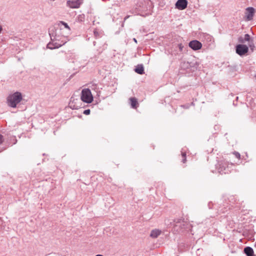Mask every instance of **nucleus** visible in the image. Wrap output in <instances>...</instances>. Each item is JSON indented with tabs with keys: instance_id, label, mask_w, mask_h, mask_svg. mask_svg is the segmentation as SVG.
Here are the masks:
<instances>
[{
	"instance_id": "obj_27",
	"label": "nucleus",
	"mask_w": 256,
	"mask_h": 256,
	"mask_svg": "<svg viewBox=\"0 0 256 256\" xmlns=\"http://www.w3.org/2000/svg\"><path fill=\"white\" fill-rule=\"evenodd\" d=\"M182 106L184 107L185 108H188L189 107L188 105Z\"/></svg>"
},
{
	"instance_id": "obj_21",
	"label": "nucleus",
	"mask_w": 256,
	"mask_h": 256,
	"mask_svg": "<svg viewBox=\"0 0 256 256\" xmlns=\"http://www.w3.org/2000/svg\"><path fill=\"white\" fill-rule=\"evenodd\" d=\"M226 208H219L218 210V212L221 214V213H224L226 211Z\"/></svg>"
},
{
	"instance_id": "obj_18",
	"label": "nucleus",
	"mask_w": 256,
	"mask_h": 256,
	"mask_svg": "<svg viewBox=\"0 0 256 256\" xmlns=\"http://www.w3.org/2000/svg\"><path fill=\"white\" fill-rule=\"evenodd\" d=\"M85 19V16L84 14H80L77 17V20L78 22H84Z\"/></svg>"
},
{
	"instance_id": "obj_1",
	"label": "nucleus",
	"mask_w": 256,
	"mask_h": 256,
	"mask_svg": "<svg viewBox=\"0 0 256 256\" xmlns=\"http://www.w3.org/2000/svg\"><path fill=\"white\" fill-rule=\"evenodd\" d=\"M52 42L47 44V48L53 50L64 45L68 40V38L60 34V30L54 28L49 30Z\"/></svg>"
},
{
	"instance_id": "obj_4",
	"label": "nucleus",
	"mask_w": 256,
	"mask_h": 256,
	"mask_svg": "<svg viewBox=\"0 0 256 256\" xmlns=\"http://www.w3.org/2000/svg\"><path fill=\"white\" fill-rule=\"evenodd\" d=\"M80 98L84 102L90 104L93 100V96L90 88L82 90Z\"/></svg>"
},
{
	"instance_id": "obj_29",
	"label": "nucleus",
	"mask_w": 256,
	"mask_h": 256,
	"mask_svg": "<svg viewBox=\"0 0 256 256\" xmlns=\"http://www.w3.org/2000/svg\"><path fill=\"white\" fill-rule=\"evenodd\" d=\"M134 40L135 42H136V43L137 42V40L135 38H134Z\"/></svg>"
},
{
	"instance_id": "obj_13",
	"label": "nucleus",
	"mask_w": 256,
	"mask_h": 256,
	"mask_svg": "<svg viewBox=\"0 0 256 256\" xmlns=\"http://www.w3.org/2000/svg\"><path fill=\"white\" fill-rule=\"evenodd\" d=\"M250 40V36L248 34H246L244 37L240 36L238 38V42L240 43L244 44L246 41L249 42Z\"/></svg>"
},
{
	"instance_id": "obj_22",
	"label": "nucleus",
	"mask_w": 256,
	"mask_h": 256,
	"mask_svg": "<svg viewBox=\"0 0 256 256\" xmlns=\"http://www.w3.org/2000/svg\"><path fill=\"white\" fill-rule=\"evenodd\" d=\"M234 154L235 156L240 159V154L239 152H234Z\"/></svg>"
},
{
	"instance_id": "obj_32",
	"label": "nucleus",
	"mask_w": 256,
	"mask_h": 256,
	"mask_svg": "<svg viewBox=\"0 0 256 256\" xmlns=\"http://www.w3.org/2000/svg\"><path fill=\"white\" fill-rule=\"evenodd\" d=\"M238 96H237V97L236 98V100H238Z\"/></svg>"
},
{
	"instance_id": "obj_30",
	"label": "nucleus",
	"mask_w": 256,
	"mask_h": 256,
	"mask_svg": "<svg viewBox=\"0 0 256 256\" xmlns=\"http://www.w3.org/2000/svg\"><path fill=\"white\" fill-rule=\"evenodd\" d=\"M2 30V28L1 26H0V33L1 32Z\"/></svg>"
},
{
	"instance_id": "obj_8",
	"label": "nucleus",
	"mask_w": 256,
	"mask_h": 256,
	"mask_svg": "<svg viewBox=\"0 0 256 256\" xmlns=\"http://www.w3.org/2000/svg\"><path fill=\"white\" fill-rule=\"evenodd\" d=\"M254 13L255 9L254 8H247L245 12V20L249 21L252 20Z\"/></svg>"
},
{
	"instance_id": "obj_28",
	"label": "nucleus",
	"mask_w": 256,
	"mask_h": 256,
	"mask_svg": "<svg viewBox=\"0 0 256 256\" xmlns=\"http://www.w3.org/2000/svg\"><path fill=\"white\" fill-rule=\"evenodd\" d=\"M129 17H130V16H126V17L124 18V20H126Z\"/></svg>"
},
{
	"instance_id": "obj_7",
	"label": "nucleus",
	"mask_w": 256,
	"mask_h": 256,
	"mask_svg": "<svg viewBox=\"0 0 256 256\" xmlns=\"http://www.w3.org/2000/svg\"><path fill=\"white\" fill-rule=\"evenodd\" d=\"M196 63L192 62H182L181 63L180 66L182 69L190 70H194V69L196 68L195 66Z\"/></svg>"
},
{
	"instance_id": "obj_11",
	"label": "nucleus",
	"mask_w": 256,
	"mask_h": 256,
	"mask_svg": "<svg viewBox=\"0 0 256 256\" xmlns=\"http://www.w3.org/2000/svg\"><path fill=\"white\" fill-rule=\"evenodd\" d=\"M226 163H221L220 164V168H218L220 172L222 174L228 173V172H230L228 166L226 167Z\"/></svg>"
},
{
	"instance_id": "obj_12",
	"label": "nucleus",
	"mask_w": 256,
	"mask_h": 256,
	"mask_svg": "<svg viewBox=\"0 0 256 256\" xmlns=\"http://www.w3.org/2000/svg\"><path fill=\"white\" fill-rule=\"evenodd\" d=\"M90 84L89 88L92 90L94 91L96 93V94L98 96H99V94L100 92L101 88H100L99 87V86L97 84H95L94 82H92V83L90 84Z\"/></svg>"
},
{
	"instance_id": "obj_17",
	"label": "nucleus",
	"mask_w": 256,
	"mask_h": 256,
	"mask_svg": "<svg viewBox=\"0 0 256 256\" xmlns=\"http://www.w3.org/2000/svg\"><path fill=\"white\" fill-rule=\"evenodd\" d=\"M161 234V230L155 229L152 230L150 236L152 238H156L158 236H160Z\"/></svg>"
},
{
	"instance_id": "obj_25",
	"label": "nucleus",
	"mask_w": 256,
	"mask_h": 256,
	"mask_svg": "<svg viewBox=\"0 0 256 256\" xmlns=\"http://www.w3.org/2000/svg\"><path fill=\"white\" fill-rule=\"evenodd\" d=\"M186 161V158H182V162L183 163H185Z\"/></svg>"
},
{
	"instance_id": "obj_31",
	"label": "nucleus",
	"mask_w": 256,
	"mask_h": 256,
	"mask_svg": "<svg viewBox=\"0 0 256 256\" xmlns=\"http://www.w3.org/2000/svg\"><path fill=\"white\" fill-rule=\"evenodd\" d=\"M254 47V45L252 44V46L251 44H250V47L252 48V47Z\"/></svg>"
},
{
	"instance_id": "obj_24",
	"label": "nucleus",
	"mask_w": 256,
	"mask_h": 256,
	"mask_svg": "<svg viewBox=\"0 0 256 256\" xmlns=\"http://www.w3.org/2000/svg\"><path fill=\"white\" fill-rule=\"evenodd\" d=\"M178 48L180 51L182 52L183 50L184 46L182 44H178Z\"/></svg>"
},
{
	"instance_id": "obj_3",
	"label": "nucleus",
	"mask_w": 256,
	"mask_h": 256,
	"mask_svg": "<svg viewBox=\"0 0 256 256\" xmlns=\"http://www.w3.org/2000/svg\"><path fill=\"white\" fill-rule=\"evenodd\" d=\"M22 94L16 92L8 96L7 99L8 105L12 108H16L17 104L22 100Z\"/></svg>"
},
{
	"instance_id": "obj_19",
	"label": "nucleus",
	"mask_w": 256,
	"mask_h": 256,
	"mask_svg": "<svg viewBox=\"0 0 256 256\" xmlns=\"http://www.w3.org/2000/svg\"><path fill=\"white\" fill-rule=\"evenodd\" d=\"M60 24H61L62 25H63L65 28H67L68 30H70V28L69 27V26H68V24L63 22V21H60Z\"/></svg>"
},
{
	"instance_id": "obj_33",
	"label": "nucleus",
	"mask_w": 256,
	"mask_h": 256,
	"mask_svg": "<svg viewBox=\"0 0 256 256\" xmlns=\"http://www.w3.org/2000/svg\"><path fill=\"white\" fill-rule=\"evenodd\" d=\"M254 246L256 248V243H255V244H254Z\"/></svg>"
},
{
	"instance_id": "obj_16",
	"label": "nucleus",
	"mask_w": 256,
	"mask_h": 256,
	"mask_svg": "<svg viewBox=\"0 0 256 256\" xmlns=\"http://www.w3.org/2000/svg\"><path fill=\"white\" fill-rule=\"evenodd\" d=\"M134 71L138 74H142L144 73V68L142 64H138L134 69Z\"/></svg>"
},
{
	"instance_id": "obj_15",
	"label": "nucleus",
	"mask_w": 256,
	"mask_h": 256,
	"mask_svg": "<svg viewBox=\"0 0 256 256\" xmlns=\"http://www.w3.org/2000/svg\"><path fill=\"white\" fill-rule=\"evenodd\" d=\"M131 107L132 108H136L138 106V100L136 98H130Z\"/></svg>"
},
{
	"instance_id": "obj_26",
	"label": "nucleus",
	"mask_w": 256,
	"mask_h": 256,
	"mask_svg": "<svg viewBox=\"0 0 256 256\" xmlns=\"http://www.w3.org/2000/svg\"><path fill=\"white\" fill-rule=\"evenodd\" d=\"M182 158H186V154L185 152H182Z\"/></svg>"
},
{
	"instance_id": "obj_20",
	"label": "nucleus",
	"mask_w": 256,
	"mask_h": 256,
	"mask_svg": "<svg viewBox=\"0 0 256 256\" xmlns=\"http://www.w3.org/2000/svg\"><path fill=\"white\" fill-rule=\"evenodd\" d=\"M4 141V136L0 134V144H2ZM4 150V149L3 148H1L0 149V152L3 151Z\"/></svg>"
},
{
	"instance_id": "obj_9",
	"label": "nucleus",
	"mask_w": 256,
	"mask_h": 256,
	"mask_svg": "<svg viewBox=\"0 0 256 256\" xmlns=\"http://www.w3.org/2000/svg\"><path fill=\"white\" fill-rule=\"evenodd\" d=\"M188 46L193 50H197L202 48V44L197 40H193L189 42Z\"/></svg>"
},
{
	"instance_id": "obj_6",
	"label": "nucleus",
	"mask_w": 256,
	"mask_h": 256,
	"mask_svg": "<svg viewBox=\"0 0 256 256\" xmlns=\"http://www.w3.org/2000/svg\"><path fill=\"white\" fill-rule=\"evenodd\" d=\"M236 52L240 56H242L246 54L248 51V48L244 44H239L236 47Z\"/></svg>"
},
{
	"instance_id": "obj_14",
	"label": "nucleus",
	"mask_w": 256,
	"mask_h": 256,
	"mask_svg": "<svg viewBox=\"0 0 256 256\" xmlns=\"http://www.w3.org/2000/svg\"><path fill=\"white\" fill-rule=\"evenodd\" d=\"M244 252L247 256H254L253 249L250 246L246 247Z\"/></svg>"
},
{
	"instance_id": "obj_23",
	"label": "nucleus",
	"mask_w": 256,
	"mask_h": 256,
	"mask_svg": "<svg viewBox=\"0 0 256 256\" xmlns=\"http://www.w3.org/2000/svg\"><path fill=\"white\" fill-rule=\"evenodd\" d=\"M90 109H87V110H86L84 111V112L83 114H86V115H88L90 114Z\"/></svg>"
},
{
	"instance_id": "obj_2",
	"label": "nucleus",
	"mask_w": 256,
	"mask_h": 256,
	"mask_svg": "<svg viewBox=\"0 0 256 256\" xmlns=\"http://www.w3.org/2000/svg\"><path fill=\"white\" fill-rule=\"evenodd\" d=\"M151 5L152 2L150 0H138L130 12L132 14L142 15L143 12L150 9Z\"/></svg>"
},
{
	"instance_id": "obj_5",
	"label": "nucleus",
	"mask_w": 256,
	"mask_h": 256,
	"mask_svg": "<svg viewBox=\"0 0 256 256\" xmlns=\"http://www.w3.org/2000/svg\"><path fill=\"white\" fill-rule=\"evenodd\" d=\"M82 2L83 0H68L66 1V6L71 8H78Z\"/></svg>"
},
{
	"instance_id": "obj_10",
	"label": "nucleus",
	"mask_w": 256,
	"mask_h": 256,
	"mask_svg": "<svg viewBox=\"0 0 256 256\" xmlns=\"http://www.w3.org/2000/svg\"><path fill=\"white\" fill-rule=\"evenodd\" d=\"M188 4L187 0H178L175 4V6L180 10H183L186 8Z\"/></svg>"
}]
</instances>
